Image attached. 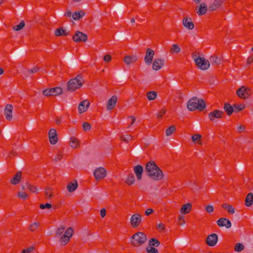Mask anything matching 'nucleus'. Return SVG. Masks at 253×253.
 <instances>
[{"label":"nucleus","instance_id":"nucleus-32","mask_svg":"<svg viewBox=\"0 0 253 253\" xmlns=\"http://www.w3.org/2000/svg\"><path fill=\"white\" fill-rule=\"evenodd\" d=\"M84 15V13L83 11L75 12L72 14V18L75 20H78Z\"/></svg>","mask_w":253,"mask_h":253},{"label":"nucleus","instance_id":"nucleus-60","mask_svg":"<svg viewBox=\"0 0 253 253\" xmlns=\"http://www.w3.org/2000/svg\"><path fill=\"white\" fill-rule=\"evenodd\" d=\"M103 60L106 62H109L111 60V56L109 54L105 55L103 57Z\"/></svg>","mask_w":253,"mask_h":253},{"label":"nucleus","instance_id":"nucleus-8","mask_svg":"<svg viewBox=\"0 0 253 253\" xmlns=\"http://www.w3.org/2000/svg\"><path fill=\"white\" fill-rule=\"evenodd\" d=\"M106 173V170L104 168L100 167L95 169L93 174L96 180H99L104 178Z\"/></svg>","mask_w":253,"mask_h":253},{"label":"nucleus","instance_id":"nucleus-1","mask_svg":"<svg viewBox=\"0 0 253 253\" xmlns=\"http://www.w3.org/2000/svg\"><path fill=\"white\" fill-rule=\"evenodd\" d=\"M145 169L147 175L153 180H160L163 178V171L153 161L148 162Z\"/></svg>","mask_w":253,"mask_h":253},{"label":"nucleus","instance_id":"nucleus-10","mask_svg":"<svg viewBox=\"0 0 253 253\" xmlns=\"http://www.w3.org/2000/svg\"><path fill=\"white\" fill-rule=\"evenodd\" d=\"M155 53L153 50L151 48H147L144 58V61L147 65H150L153 59Z\"/></svg>","mask_w":253,"mask_h":253},{"label":"nucleus","instance_id":"nucleus-7","mask_svg":"<svg viewBox=\"0 0 253 253\" xmlns=\"http://www.w3.org/2000/svg\"><path fill=\"white\" fill-rule=\"evenodd\" d=\"M131 225L133 228L138 227L142 221V216L139 213H135L132 215L130 219Z\"/></svg>","mask_w":253,"mask_h":253},{"label":"nucleus","instance_id":"nucleus-15","mask_svg":"<svg viewBox=\"0 0 253 253\" xmlns=\"http://www.w3.org/2000/svg\"><path fill=\"white\" fill-rule=\"evenodd\" d=\"M89 105V102L86 99L81 102L78 106L79 113L82 114L85 112L88 108Z\"/></svg>","mask_w":253,"mask_h":253},{"label":"nucleus","instance_id":"nucleus-17","mask_svg":"<svg viewBox=\"0 0 253 253\" xmlns=\"http://www.w3.org/2000/svg\"><path fill=\"white\" fill-rule=\"evenodd\" d=\"M183 25L189 30H192L194 28V24L190 18L185 17L182 21Z\"/></svg>","mask_w":253,"mask_h":253},{"label":"nucleus","instance_id":"nucleus-38","mask_svg":"<svg viewBox=\"0 0 253 253\" xmlns=\"http://www.w3.org/2000/svg\"><path fill=\"white\" fill-rule=\"evenodd\" d=\"M180 48L177 44H173L170 49V52L172 54L178 53L180 51Z\"/></svg>","mask_w":253,"mask_h":253},{"label":"nucleus","instance_id":"nucleus-56","mask_svg":"<svg viewBox=\"0 0 253 253\" xmlns=\"http://www.w3.org/2000/svg\"><path fill=\"white\" fill-rule=\"evenodd\" d=\"M205 210L209 213H211L214 210L213 206L211 205H207L205 208Z\"/></svg>","mask_w":253,"mask_h":253},{"label":"nucleus","instance_id":"nucleus-24","mask_svg":"<svg viewBox=\"0 0 253 253\" xmlns=\"http://www.w3.org/2000/svg\"><path fill=\"white\" fill-rule=\"evenodd\" d=\"M192 205L190 203H187L182 206L180 209V212L182 214H187L190 212L191 210Z\"/></svg>","mask_w":253,"mask_h":253},{"label":"nucleus","instance_id":"nucleus-6","mask_svg":"<svg viewBox=\"0 0 253 253\" xmlns=\"http://www.w3.org/2000/svg\"><path fill=\"white\" fill-rule=\"evenodd\" d=\"M252 93L250 88L242 86L237 90V95L241 98L246 99L249 97Z\"/></svg>","mask_w":253,"mask_h":253},{"label":"nucleus","instance_id":"nucleus-52","mask_svg":"<svg viewBox=\"0 0 253 253\" xmlns=\"http://www.w3.org/2000/svg\"><path fill=\"white\" fill-rule=\"evenodd\" d=\"M121 139L125 142H127L129 140H132L133 136L131 135H126L125 136H122L121 137Z\"/></svg>","mask_w":253,"mask_h":253},{"label":"nucleus","instance_id":"nucleus-26","mask_svg":"<svg viewBox=\"0 0 253 253\" xmlns=\"http://www.w3.org/2000/svg\"><path fill=\"white\" fill-rule=\"evenodd\" d=\"M78 186V182L76 180L74 182H71L68 183L67 186V188L69 192H72L77 189Z\"/></svg>","mask_w":253,"mask_h":253},{"label":"nucleus","instance_id":"nucleus-13","mask_svg":"<svg viewBox=\"0 0 253 253\" xmlns=\"http://www.w3.org/2000/svg\"><path fill=\"white\" fill-rule=\"evenodd\" d=\"M224 115L222 111L215 110L209 114V118L211 121H214L215 119L221 118Z\"/></svg>","mask_w":253,"mask_h":253},{"label":"nucleus","instance_id":"nucleus-48","mask_svg":"<svg viewBox=\"0 0 253 253\" xmlns=\"http://www.w3.org/2000/svg\"><path fill=\"white\" fill-rule=\"evenodd\" d=\"M245 108V105L244 104L235 105L234 106V112H237L243 110Z\"/></svg>","mask_w":253,"mask_h":253},{"label":"nucleus","instance_id":"nucleus-43","mask_svg":"<svg viewBox=\"0 0 253 253\" xmlns=\"http://www.w3.org/2000/svg\"><path fill=\"white\" fill-rule=\"evenodd\" d=\"M73 228L72 227H69L66 230L63 235L71 238L73 235Z\"/></svg>","mask_w":253,"mask_h":253},{"label":"nucleus","instance_id":"nucleus-16","mask_svg":"<svg viewBox=\"0 0 253 253\" xmlns=\"http://www.w3.org/2000/svg\"><path fill=\"white\" fill-rule=\"evenodd\" d=\"M13 106L11 104H7L4 109V115L6 119L8 121H10L12 119V113Z\"/></svg>","mask_w":253,"mask_h":253},{"label":"nucleus","instance_id":"nucleus-49","mask_svg":"<svg viewBox=\"0 0 253 253\" xmlns=\"http://www.w3.org/2000/svg\"><path fill=\"white\" fill-rule=\"evenodd\" d=\"M146 250L148 253H159L157 249L150 246L147 247Z\"/></svg>","mask_w":253,"mask_h":253},{"label":"nucleus","instance_id":"nucleus-22","mask_svg":"<svg viewBox=\"0 0 253 253\" xmlns=\"http://www.w3.org/2000/svg\"><path fill=\"white\" fill-rule=\"evenodd\" d=\"M21 171H18L13 178L10 180V183L13 185H17L21 181Z\"/></svg>","mask_w":253,"mask_h":253},{"label":"nucleus","instance_id":"nucleus-55","mask_svg":"<svg viewBox=\"0 0 253 253\" xmlns=\"http://www.w3.org/2000/svg\"><path fill=\"white\" fill-rule=\"evenodd\" d=\"M39 70V68L37 67H34L32 69H28L27 70V74L30 75L37 73Z\"/></svg>","mask_w":253,"mask_h":253},{"label":"nucleus","instance_id":"nucleus-27","mask_svg":"<svg viewBox=\"0 0 253 253\" xmlns=\"http://www.w3.org/2000/svg\"><path fill=\"white\" fill-rule=\"evenodd\" d=\"M253 203V194L252 193H249L247 194L245 199V205L247 207H250Z\"/></svg>","mask_w":253,"mask_h":253},{"label":"nucleus","instance_id":"nucleus-40","mask_svg":"<svg viewBox=\"0 0 253 253\" xmlns=\"http://www.w3.org/2000/svg\"><path fill=\"white\" fill-rule=\"evenodd\" d=\"M176 130V127L174 126H171L166 130V135L167 136L171 135Z\"/></svg>","mask_w":253,"mask_h":253},{"label":"nucleus","instance_id":"nucleus-31","mask_svg":"<svg viewBox=\"0 0 253 253\" xmlns=\"http://www.w3.org/2000/svg\"><path fill=\"white\" fill-rule=\"evenodd\" d=\"M210 61L212 64L218 65L221 63V59L215 55L211 56Z\"/></svg>","mask_w":253,"mask_h":253},{"label":"nucleus","instance_id":"nucleus-28","mask_svg":"<svg viewBox=\"0 0 253 253\" xmlns=\"http://www.w3.org/2000/svg\"><path fill=\"white\" fill-rule=\"evenodd\" d=\"M54 34L56 36H67L69 32H67L63 28H59L55 31Z\"/></svg>","mask_w":253,"mask_h":253},{"label":"nucleus","instance_id":"nucleus-51","mask_svg":"<svg viewBox=\"0 0 253 253\" xmlns=\"http://www.w3.org/2000/svg\"><path fill=\"white\" fill-rule=\"evenodd\" d=\"M25 26V23L23 21H22L16 27H13V29L16 31H19L21 30Z\"/></svg>","mask_w":253,"mask_h":253},{"label":"nucleus","instance_id":"nucleus-64","mask_svg":"<svg viewBox=\"0 0 253 253\" xmlns=\"http://www.w3.org/2000/svg\"><path fill=\"white\" fill-rule=\"evenodd\" d=\"M244 129H245V126L241 125L238 127V131L239 133H241L244 130Z\"/></svg>","mask_w":253,"mask_h":253},{"label":"nucleus","instance_id":"nucleus-53","mask_svg":"<svg viewBox=\"0 0 253 253\" xmlns=\"http://www.w3.org/2000/svg\"><path fill=\"white\" fill-rule=\"evenodd\" d=\"M42 93L44 95H45L46 96H49L53 95L51 88H49V89H46L44 90L42 92Z\"/></svg>","mask_w":253,"mask_h":253},{"label":"nucleus","instance_id":"nucleus-25","mask_svg":"<svg viewBox=\"0 0 253 253\" xmlns=\"http://www.w3.org/2000/svg\"><path fill=\"white\" fill-rule=\"evenodd\" d=\"M137 60V58L135 55H127L125 57L124 61L126 64L129 65L136 62Z\"/></svg>","mask_w":253,"mask_h":253},{"label":"nucleus","instance_id":"nucleus-59","mask_svg":"<svg viewBox=\"0 0 253 253\" xmlns=\"http://www.w3.org/2000/svg\"><path fill=\"white\" fill-rule=\"evenodd\" d=\"M165 113H166V111L165 110H161L157 114V118H158V119H160L161 118H162Z\"/></svg>","mask_w":253,"mask_h":253},{"label":"nucleus","instance_id":"nucleus-46","mask_svg":"<svg viewBox=\"0 0 253 253\" xmlns=\"http://www.w3.org/2000/svg\"><path fill=\"white\" fill-rule=\"evenodd\" d=\"M26 186L27 188H28L29 190L32 193H36L38 191V188L30 184L28 182L26 183Z\"/></svg>","mask_w":253,"mask_h":253},{"label":"nucleus","instance_id":"nucleus-36","mask_svg":"<svg viewBox=\"0 0 253 253\" xmlns=\"http://www.w3.org/2000/svg\"><path fill=\"white\" fill-rule=\"evenodd\" d=\"M135 181V177L133 174H129L126 180V183L128 185H132Z\"/></svg>","mask_w":253,"mask_h":253},{"label":"nucleus","instance_id":"nucleus-41","mask_svg":"<svg viewBox=\"0 0 253 253\" xmlns=\"http://www.w3.org/2000/svg\"><path fill=\"white\" fill-rule=\"evenodd\" d=\"M52 196V189L50 187H46L45 189V197L46 199H50Z\"/></svg>","mask_w":253,"mask_h":253},{"label":"nucleus","instance_id":"nucleus-50","mask_svg":"<svg viewBox=\"0 0 253 253\" xmlns=\"http://www.w3.org/2000/svg\"><path fill=\"white\" fill-rule=\"evenodd\" d=\"M19 198L25 200L28 197L27 194L24 192H19L17 194Z\"/></svg>","mask_w":253,"mask_h":253},{"label":"nucleus","instance_id":"nucleus-57","mask_svg":"<svg viewBox=\"0 0 253 253\" xmlns=\"http://www.w3.org/2000/svg\"><path fill=\"white\" fill-rule=\"evenodd\" d=\"M178 222L180 225H183L185 223L184 217L183 215H179L178 218Z\"/></svg>","mask_w":253,"mask_h":253},{"label":"nucleus","instance_id":"nucleus-20","mask_svg":"<svg viewBox=\"0 0 253 253\" xmlns=\"http://www.w3.org/2000/svg\"><path fill=\"white\" fill-rule=\"evenodd\" d=\"M164 60L161 59H156L153 63V69L156 71H158L164 65Z\"/></svg>","mask_w":253,"mask_h":253},{"label":"nucleus","instance_id":"nucleus-39","mask_svg":"<svg viewBox=\"0 0 253 253\" xmlns=\"http://www.w3.org/2000/svg\"><path fill=\"white\" fill-rule=\"evenodd\" d=\"M70 238L63 235L60 238L59 242L62 245H66L69 241Z\"/></svg>","mask_w":253,"mask_h":253},{"label":"nucleus","instance_id":"nucleus-14","mask_svg":"<svg viewBox=\"0 0 253 253\" xmlns=\"http://www.w3.org/2000/svg\"><path fill=\"white\" fill-rule=\"evenodd\" d=\"M216 223L218 226H225L226 228H230L232 225L230 221L228 219L224 217L220 218L217 220Z\"/></svg>","mask_w":253,"mask_h":253},{"label":"nucleus","instance_id":"nucleus-29","mask_svg":"<svg viewBox=\"0 0 253 253\" xmlns=\"http://www.w3.org/2000/svg\"><path fill=\"white\" fill-rule=\"evenodd\" d=\"M202 135L199 134H195L193 135L191 137V139L192 141L195 143H197L198 144H202V140H201Z\"/></svg>","mask_w":253,"mask_h":253},{"label":"nucleus","instance_id":"nucleus-62","mask_svg":"<svg viewBox=\"0 0 253 253\" xmlns=\"http://www.w3.org/2000/svg\"><path fill=\"white\" fill-rule=\"evenodd\" d=\"M106 214V211L105 209H102L100 210V215L103 218L105 216Z\"/></svg>","mask_w":253,"mask_h":253},{"label":"nucleus","instance_id":"nucleus-5","mask_svg":"<svg viewBox=\"0 0 253 253\" xmlns=\"http://www.w3.org/2000/svg\"><path fill=\"white\" fill-rule=\"evenodd\" d=\"M146 241V235L142 232L134 234L130 238L131 245L135 247H139L143 245Z\"/></svg>","mask_w":253,"mask_h":253},{"label":"nucleus","instance_id":"nucleus-44","mask_svg":"<svg viewBox=\"0 0 253 253\" xmlns=\"http://www.w3.org/2000/svg\"><path fill=\"white\" fill-rule=\"evenodd\" d=\"M160 242L155 238H152L150 240L149 245L151 247H158L160 245Z\"/></svg>","mask_w":253,"mask_h":253},{"label":"nucleus","instance_id":"nucleus-9","mask_svg":"<svg viewBox=\"0 0 253 253\" xmlns=\"http://www.w3.org/2000/svg\"><path fill=\"white\" fill-rule=\"evenodd\" d=\"M87 35L80 31H77L73 37V41L76 42H85L87 41Z\"/></svg>","mask_w":253,"mask_h":253},{"label":"nucleus","instance_id":"nucleus-19","mask_svg":"<svg viewBox=\"0 0 253 253\" xmlns=\"http://www.w3.org/2000/svg\"><path fill=\"white\" fill-rule=\"evenodd\" d=\"M117 101V97L114 95L108 101L107 103V109L108 110H112L115 106Z\"/></svg>","mask_w":253,"mask_h":253},{"label":"nucleus","instance_id":"nucleus-35","mask_svg":"<svg viewBox=\"0 0 253 253\" xmlns=\"http://www.w3.org/2000/svg\"><path fill=\"white\" fill-rule=\"evenodd\" d=\"M157 96V93L155 91H149L146 94V97L147 99L150 101L155 99Z\"/></svg>","mask_w":253,"mask_h":253},{"label":"nucleus","instance_id":"nucleus-3","mask_svg":"<svg viewBox=\"0 0 253 253\" xmlns=\"http://www.w3.org/2000/svg\"><path fill=\"white\" fill-rule=\"evenodd\" d=\"M199 53L194 52L192 54V57L197 67L202 70H206L209 68L210 63L209 60L199 56Z\"/></svg>","mask_w":253,"mask_h":253},{"label":"nucleus","instance_id":"nucleus-18","mask_svg":"<svg viewBox=\"0 0 253 253\" xmlns=\"http://www.w3.org/2000/svg\"><path fill=\"white\" fill-rule=\"evenodd\" d=\"M134 172L136 176L137 179L140 180L142 178V174L143 172V168L139 165L134 166L133 168Z\"/></svg>","mask_w":253,"mask_h":253},{"label":"nucleus","instance_id":"nucleus-30","mask_svg":"<svg viewBox=\"0 0 253 253\" xmlns=\"http://www.w3.org/2000/svg\"><path fill=\"white\" fill-rule=\"evenodd\" d=\"M224 109L228 116L231 115L234 111V107H232L228 103L224 104Z\"/></svg>","mask_w":253,"mask_h":253},{"label":"nucleus","instance_id":"nucleus-47","mask_svg":"<svg viewBox=\"0 0 253 253\" xmlns=\"http://www.w3.org/2000/svg\"><path fill=\"white\" fill-rule=\"evenodd\" d=\"M244 249V246L241 243H237L235 245L234 250L236 252H240Z\"/></svg>","mask_w":253,"mask_h":253},{"label":"nucleus","instance_id":"nucleus-21","mask_svg":"<svg viewBox=\"0 0 253 253\" xmlns=\"http://www.w3.org/2000/svg\"><path fill=\"white\" fill-rule=\"evenodd\" d=\"M70 145L72 148L77 149L79 147L80 142L77 138L73 136L70 139Z\"/></svg>","mask_w":253,"mask_h":253},{"label":"nucleus","instance_id":"nucleus-54","mask_svg":"<svg viewBox=\"0 0 253 253\" xmlns=\"http://www.w3.org/2000/svg\"><path fill=\"white\" fill-rule=\"evenodd\" d=\"M83 127L84 131H88L91 129V125L87 122H84L83 124Z\"/></svg>","mask_w":253,"mask_h":253},{"label":"nucleus","instance_id":"nucleus-33","mask_svg":"<svg viewBox=\"0 0 253 253\" xmlns=\"http://www.w3.org/2000/svg\"><path fill=\"white\" fill-rule=\"evenodd\" d=\"M220 5V1L218 0H215L210 5L209 9L210 11H213L216 9Z\"/></svg>","mask_w":253,"mask_h":253},{"label":"nucleus","instance_id":"nucleus-45","mask_svg":"<svg viewBox=\"0 0 253 253\" xmlns=\"http://www.w3.org/2000/svg\"><path fill=\"white\" fill-rule=\"evenodd\" d=\"M53 95L56 96L60 94L62 92V89L60 87L51 88Z\"/></svg>","mask_w":253,"mask_h":253},{"label":"nucleus","instance_id":"nucleus-2","mask_svg":"<svg viewBox=\"0 0 253 253\" xmlns=\"http://www.w3.org/2000/svg\"><path fill=\"white\" fill-rule=\"evenodd\" d=\"M187 107L190 111L196 109L202 111L206 107V103L203 100H199L196 97H193L188 101Z\"/></svg>","mask_w":253,"mask_h":253},{"label":"nucleus","instance_id":"nucleus-4","mask_svg":"<svg viewBox=\"0 0 253 253\" xmlns=\"http://www.w3.org/2000/svg\"><path fill=\"white\" fill-rule=\"evenodd\" d=\"M84 82V81L82 76L81 75H78L76 78L71 79L67 83V89L69 91H74L81 87Z\"/></svg>","mask_w":253,"mask_h":253},{"label":"nucleus","instance_id":"nucleus-12","mask_svg":"<svg viewBox=\"0 0 253 253\" xmlns=\"http://www.w3.org/2000/svg\"><path fill=\"white\" fill-rule=\"evenodd\" d=\"M48 137L50 143L52 144H55L58 141V134L56 130L54 128H51L48 132Z\"/></svg>","mask_w":253,"mask_h":253},{"label":"nucleus","instance_id":"nucleus-34","mask_svg":"<svg viewBox=\"0 0 253 253\" xmlns=\"http://www.w3.org/2000/svg\"><path fill=\"white\" fill-rule=\"evenodd\" d=\"M222 208L227 210L228 212L230 214H234L235 212V209L233 207L227 204H223L221 206Z\"/></svg>","mask_w":253,"mask_h":253},{"label":"nucleus","instance_id":"nucleus-37","mask_svg":"<svg viewBox=\"0 0 253 253\" xmlns=\"http://www.w3.org/2000/svg\"><path fill=\"white\" fill-rule=\"evenodd\" d=\"M39 222H35L31 223L29 227V230L31 232H35L40 226Z\"/></svg>","mask_w":253,"mask_h":253},{"label":"nucleus","instance_id":"nucleus-11","mask_svg":"<svg viewBox=\"0 0 253 253\" xmlns=\"http://www.w3.org/2000/svg\"><path fill=\"white\" fill-rule=\"evenodd\" d=\"M218 240V236L216 234L212 233L209 235L206 239V243L209 246L213 247L214 246Z\"/></svg>","mask_w":253,"mask_h":253},{"label":"nucleus","instance_id":"nucleus-23","mask_svg":"<svg viewBox=\"0 0 253 253\" xmlns=\"http://www.w3.org/2000/svg\"><path fill=\"white\" fill-rule=\"evenodd\" d=\"M207 5L205 3H202L199 8L197 9V13L199 15H204L207 11Z\"/></svg>","mask_w":253,"mask_h":253},{"label":"nucleus","instance_id":"nucleus-58","mask_svg":"<svg viewBox=\"0 0 253 253\" xmlns=\"http://www.w3.org/2000/svg\"><path fill=\"white\" fill-rule=\"evenodd\" d=\"M33 250H34V247H30L28 248L23 250L21 253H30L31 252H32L33 251Z\"/></svg>","mask_w":253,"mask_h":253},{"label":"nucleus","instance_id":"nucleus-61","mask_svg":"<svg viewBox=\"0 0 253 253\" xmlns=\"http://www.w3.org/2000/svg\"><path fill=\"white\" fill-rule=\"evenodd\" d=\"M63 155L61 153H58L57 154L56 156L54 159V161L55 162H57L61 160L62 158Z\"/></svg>","mask_w":253,"mask_h":253},{"label":"nucleus","instance_id":"nucleus-42","mask_svg":"<svg viewBox=\"0 0 253 253\" xmlns=\"http://www.w3.org/2000/svg\"><path fill=\"white\" fill-rule=\"evenodd\" d=\"M66 229V226L63 225H61L60 226V227L56 230L55 234L56 236H61L63 232L64 231L65 229Z\"/></svg>","mask_w":253,"mask_h":253},{"label":"nucleus","instance_id":"nucleus-63","mask_svg":"<svg viewBox=\"0 0 253 253\" xmlns=\"http://www.w3.org/2000/svg\"><path fill=\"white\" fill-rule=\"evenodd\" d=\"M154 212V211L152 209H148L145 211V214L146 215H149Z\"/></svg>","mask_w":253,"mask_h":253}]
</instances>
